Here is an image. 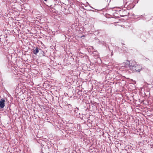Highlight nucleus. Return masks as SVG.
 <instances>
[{
    "instance_id": "f257e3e1",
    "label": "nucleus",
    "mask_w": 153,
    "mask_h": 153,
    "mask_svg": "<svg viewBox=\"0 0 153 153\" xmlns=\"http://www.w3.org/2000/svg\"><path fill=\"white\" fill-rule=\"evenodd\" d=\"M126 63L127 65H128L129 68L134 71L139 72L142 69L140 66L137 64L130 65V64L129 63V62L128 60L126 62Z\"/></svg>"
},
{
    "instance_id": "f03ea898",
    "label": "nucleus",
    "mask_w": 153,
    "mask_h": 153,
    "mask_svg": "<svg viewBox=\"0 0 153 153\" xmlns=\"http://www.w3.org/2000/svg\"><path fill=\"white\" fill-rule=\"evenodd\" d=\"M40 51H42V50L38 48V47L36 48H34L33 49V53L35 55L37 54Z\"/></svg>"
},
{
    "instance_id": "7ed1b4c3",
    "label": "nucleus",
    "mask_w": 153,
    "mask_h": 153,
    "mask_svg": "<svg viewBox=\"0 0 153 153\" xmlns=\"http://www.w3.org/2000/svg\"><path fill=\"white\" fill-rule=\"evenodd\" d=\"M5 100L2 98L0 100V108H3L5 106Z\"/></svg>"
},
{
    "instance_id": "20e7f679",
    "label": "nucleus",
    "mask_w": 153,
    "mask_h": 153,
    "mask_svg": "<svg viewBox=\"0 0 153 153\" xmlns=\"http://www.w3.org/2000/svg\"><path fill=\"white\" fill-rule=\"evenodd\" d=\"M107 3H109L110 1L111 0H105Z\"/></svg>"
},
{
    "instance_id": "39448f33",
    "label": "nucleus",
    "mask_w": 153,
    "mask_h": 153,
    "mask_svg": "<svg viewBox=\"0 0 153 153\" xmlns=\"http://www.w3.org/2000/svg\"><path fill=\"white\" fill-rule=\"evenodd\" d=\"M111 56H112L113 55V51H112L111 53Z\"/></svg>"
},
{
    "instance_id": "423d86ee",
    "label": "nucleus",
    "mask_w": 153,
    "mask_h": 153,
    "mask_svg": "<svg viewBox=\"0 0 153 153\" xmlns=\"http://www.w3.org/2000/svg\"><path fill=\"white\" fill-rule=\"evenodd\" d=\"M85 36L84 35H83L81 37H85Z\"/></svg>"
},
{
    "instance_id": "0eeeda50",
    "label": "nucleus",
    "mask_w": 153,
    "mask_h": 153,
    "mask_svg": "<svg viewBox=\"0 0 153 153\" xmlns=\"http://www.w3.org/2000/svg\"><path fill=\"white\" fill-rule=\"evenodd\" d=\"M121 44H122V45H124V44H123V43H121Z\"/></svg>"
},
{
    "instance_id": "6e6552de",
    "label": "nucleus",
    "mask_w": 153,
    "mask_h": 153,
    "mask_svg": "<svg viewBox=\"0 0 153 153\" xmlns=\"http://www.w3.org/2000/svg\"><path fill=\"white\" fill-rule=\"evenodd\" d=\"M69 105H70V104H69Z\"/></svg>"
},
{
    "instance_id": "1a4fd4ad",
    "label": "nucleus",
    "mask_w": 153,
    "mask_h": 153,
    "mask_svg": "<svg viewBox=\"0 0 153 153\" xmlns=\"http://www.w3.org/2000/svg\"><path fill=\"white\" fill-rule=\"evenodd\" d=\"M44 0L46 1H47V0Z\"/></svg>"
}]
</instances>
